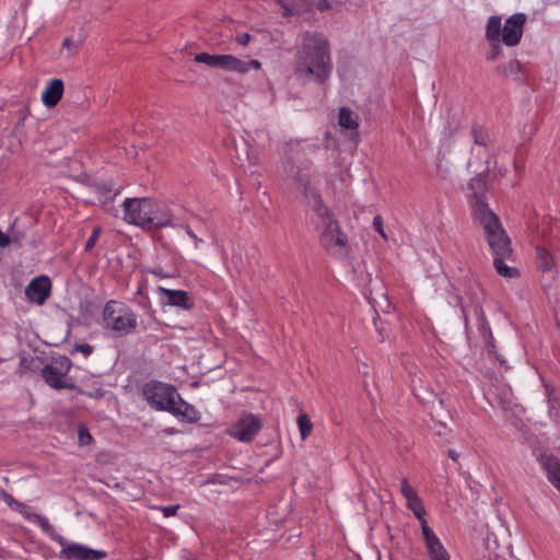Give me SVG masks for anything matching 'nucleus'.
Returning a JSON list of instances; mask_svg holds the SVG:
<instances>
[{"label": "nucleus", "instance_id": "41", "mask_svg": "<svg viewBox=\"0 0 560 560\" xmlns=\"http://www.w3.org/2000/svg\"><path fill=\"white\" fill-rule=\"evenodd\" d=\"M51 538L56 540L62 548L66 546H69L70 544L67 542V540L59 534H57L55 530L52 534H50Z\"/></svg>", "mask_w": 560, "mask_h": 560}, {"label": "nucleus", "instance_id": "13", "mask_svg": "<svg viewBox=\"0 0 560 560\" xmlns=\"http://www.w3.org/2000/svg\"><path fill=\"white\" fill-rule=\"evenodd\" d=\"M261 63L258 60H241L233 55H218V66L217 69L232 71L236 73H247L250 70H259Z\"/></svg>", "mask_w": 560, "mask_h": 560}, {"label": "nucleus", "instance_id": "25", "mask_svg": "<svg viewBox=\"0 0 560 560\" xmlns=\"http://www.w3.org/2000/svg\"><path fill=\"white\" fill-rule=\"evenodd\" d=\"M298 425L301 433V439L304 441L311 434L313 429V423L310 417L306 413H301L298 417Z\"/></svg>", "mask_w": 560, "mask_h": 560}, {"label": "nucleus", "instance_id": "9", "mask_svg": "<svg viewBox=\"0 0 560 560\" xmlns=\"http://www.w3.org/2000/svg\"><path fill=\"white\" fill-rule=\"evenodd\" d=\"M262 428L261 419L253 413L240 418L229 430V434L240 442H252Z\"/></svg>", "mask_w": 560, "mask_h": 560}, {"label": "nucleus", "instance_id": "8", "mask_svg": "<svg viewBox=\"0 0 560 560\" xmlns=\"http://www.w3.org/2000/svg\"><path fill=\"white\" fill-rule=\"evenodd\" d=\"M282 171L285 177L291 179L296 188L303 194L306 206L314 201L313 198L322 197L319 191L312 186L310 175L295 165L292 159L283 161Z\"/></svg>", "mask_w": 560, "mask_h": 560}, {"label": "nucleus", "instance_id": "44", "mask_svg": "<svg viewBox=\"0 0 560 560\" xmlns=\"http://www.w3.org/2000/svg\"><path fill=\"white\" fill-rule=\"evenodd\" d=\"M14 504L18 506L19 511L26 517L27 514H34L33 512L28 511V506L25 504H22L20 502L14 501Z\"/></svg>", "mask_w": 560, "mask_h": 560}, {"label": "nucleus", "instance_id": "10", "mask_svg": "<svg viewBox=\"0 0 560 560\" xmlns=\"http://www.w3.org/2000/svg\"><path fill=\"white\" fill-rule=\"evenodd\" d=\"M421 533L429 560H451L448 551L427 521L422 522Z\"/></svg>", "mask_w": 560, "mask_h": 560}, {"label": "nucleus", "instance_id": "14", "mask_svg": "<svg viewBox=\"0 0 560 560\" xmlns=\"http://www.w3.org/2000/svg\"><path fill=\"white\" fill-rule=\"evenodd\" d=\"M51 283L47 276L34 278L25 288L26 298L38 305L45 303L50 295Z\"/></svg>", "mask_w": 560, "mask_h": 560}, {"label": "nucleus", "instance_id": "5", "mask_svg": "<svg viewBox=\"0 0 560 560\" xmlns=\"http://www.w3.org/2000/svg\"><path fill=\"white\" fill-rule=\"evenodd\" d=\"M102 322L104 329L115 337L130 335L138 327L137 314L129 306L114 300L105 304Z\"/></svg>", "mask_w": 560, "mask_h": 560}, {"label": "nucleus", "instance_id": "38", "mask_svg": "<svg viewBox=\"0 0 560 560\" xmlns=\"http://www.w3.org/2000/svg\"><path fill=\"white\" fill-rule=\"evenodd\" d=\"M250 38H252L250 34L242 33V34H238L235 39H236L237 44H240L242 46H246L249 43Z\"/></svg>", "mask_w": 560, "mask_h": 560}, {"label": "nucleus", "instance_id": "21", "mask_svg": "<svg viewBox=\"0 0 560 560\" xmlns=\"http://www.w3.org/2000/svg\"><path fill=\"white\" fill-rule=\"evenodd\" d=\"M511 256H495L493 260V267L495 271L504 278H516L518 271L514 267H510L504 262V259H509Z\"/></svg>", "mask_w": 560, "mask_h": 560}, {"label": "nucleus", "instance_id": "46", "mask_svg": "<svg viewBox=\"0 0 560 560\" xmlns=\"http://www.w3.org/2000/svg\"><path fill=\"white\" fill-rule=\"evenodd\" d=\"M448 456H450L454 462H456V460L458 459V457H459V454H458L456 451H454V450H450V451H448Z\"/></svg>", "mask_w": 560, "mask_h": 560}, {"label": "nucleus", "instance_id": "17", "mask_svg": "<svg viewBox=\"0 0 560 560\" xmlns=\"http://www.w3.org/2000/svg\"><path fill=\"white\" fill-rule=\"evenodd\" d=\"M160 293L165 298V303L171 306L189 310L192 306L188 293L183 290H171L163 287L159 288Z\"/></svg>", "mask_w": 560, "mask_h": 560}, {"label": "nucleus", "instance_id": "12", "mask_svg": "<svg viewBox=\"0 0 560 560\" xmlns=\"http://www.w3.org/2000/svg\"><path fill=\"white\" fill-rule=\"evenodd\" d=\"M107 556L103 550L89 548L80 544H70L61 548L58 557L62 560H102Z\"/></svg>", "mask_w": 560, "mask_h": 560}, {"label": "nucleus", "instance_id": "36", "mask_svg": "<svg viewBox=\"0 0 560 560\" xmlns=\"http://www.w3.org/2000/svg\"><path fill=\"white\" fill-rule=\"evenodd\" d=\"M373 228L384 240L387 238V235H386V233H385V231L383 229V221H382V218L380 215H376L373 219Z\"/></svg>", "mask_w": 560, "mask_h": 560}, {"label": "nucleus", "instance_id": "27", "mask_svg": "<svg viewBox=\"0 0 560 560\" xmlns=\"http://www.w3.org/2000/svg\"><path fill=\"white\" fill-rule=\"evenodd\" d=\"M504 77H516L521 71V63L517 59H511L506 65L499 68Z\"/></svg>", "mask_w": 560, "mask_h": 560}, {"label": "nucleus", "instance_id": "45", "mask_svg": "<svg viewBox=\"0 0 560 560\" xmlns=\"http://www.w3.org/2000/svg\"><path fill=\"white\" fill-rule=\"evenodd\" d=\"M73 46H74V44H73V42L70 38H65V40L62 43V48L70 49Z\"/></svg>", "mask_w": 560, "mask_h": 560}, {"label": "nucleus", "instance_id": "33", "mask_svg": "<svg viewBox=\"0 0 560 560\" xmlns=\"http://www.w3.org/2000/svg\"><path fill=\"white\" fill-rule=\"evenodd\" d=\"M101 232H102V230L100 226H95L93 229L92 234L90 235L89 240L85 243V246H84L85 252H90L95 246V244L101 235Z\"/></svg>", "mask_w": 560, "mask_h": 560}, {"label": "nucleus", "instance_id": "28", "mask_svg": "<svg viewBox=\"0 0 560 560\" xmlns=\"http://www.w3.org/2000/svg\"><path fill=\"white\" fill-rule=\"evenodd\" d=\"M26 518L31 522L38 524L42 527V529L49 535L52 534V532L55 530L54 527L49 524L48 520L40 514H27Z\"/></svg>", "mask_w": 560, "mask_h": 560}, {"label": "nucleus", "instance_id": "50", "mask_svg": "<svg viewBox=\"0 0 560 560\" xmlns=\"http://www.w3.org/2000/svg\"><path fill=\"white\" fill-rule=\"evenodd\" d=\"M455 130H456V128H454V129H450V130L447 131V133H446V135H447V137H448V138H450V137H452V136H453V133L455 132Z\"/></svg>", "mask_w": 560, "mask_h": 560}, {"label": "nucleus", "instance_id": "16", "mask_svg": "<svg viewBox=\"0 0 560 560\" xmlns=\"http://www.w3.org/2000/svg\"><path fill=\"white\" fill-rule=\"evenodd\" d=\"M166 411L175 417H182L189 422H196L200 418L198 410L194 406L184 401L179 395L178 398L174 399V402Z\"/></svg>", "mask_w": 560, "mask_h": 560}, {"label": "nucleus", "instance_id": "1", "mask_svg": "<svg viewBox=\"0 0 560 560\" xmlns=\"http://www.w3.org/2000/svg\"><path fill=\"white\" fill-rule=\"evenodd\" d=\"M332 69L330 47L320 33L306 32L295 54L294 75L300 80L324 83Z\"/></svg>", "mask_w": 560, "mask_h": 560}, {"label": "nucleus", "instance_id": "48", "mask_svg": "<svg viewBox=\"0 0 560 560\" xmlns=\"http://www.w3.org/2000/svg\"><path fill=\"white\" fill-rule=\"evenodd\" d=\"M151 272L158 277H165V275L163 273L162 269L161 268H158V269H153L151 270Z\"/></svg>", "mask_w": 560, "mask_h": 560}, {"label": "nucleus", "instance_id": "39", "mask_svg": "<svg viewBox=\"0 0 560 560\" xmlns=\"http://www.w3.org/2000/svg\"><path fill=\"white\" fill-rule=\"evenodd\" d=\"M293 4H296L295 7V11H299L300 12V15L305 12V11H308L310 10V4L307 2H305L304 0H301V1H298V2H293Z\"/></svg>", "mask_w": 560, "mask_h": 560}, {"label": "nucleus", "instance_id": "7", "mask_svg": "<svg viewBox=\"0 0 560 560\" xmlns=\"http://www.w3.org/2000/svg\"><path fill=\"white\" fill-rule=\"evenodd\" d=\"M142 394L152 408L163 411L170 409L174 399L178 398V393L173 385L158 381L147 383Z\"/></svg>", "mask_w": 560, "mask_h": 560}, {"label": "nucleus", "instance_id": "3", "mask_svg": "<svg viewBox=\"0 0 560 560\" xmlns=\"http://www.w3.org/2000/svg\"><path fill=\"white\" fill-rule=\"evenodd\" d=\"M122 209L124 220L129 224L149 230L173 225L171 213L160 209L159 205L150 198H126Z\"/></svg>", "mask_w": 560, "mask_h": 560}, {"label": "nucleus", "instance_id": "26", "mask_svg": "<svg viewBox=\"0 0 560 560\" xmlns=\"http://www.w3.org/2000/svg\"><path fill=\"white\" fill-rule=\"evenodd\" d=\"M407 506L413 512L415 516L420 521V525L422 526V522L427 521L424 518L425 509L419 495L413 498L412 501H408Z\"/></svg>", "mask_w": 560, "mask_h": 560}, {"label": "nucleus", "instance_id": "6", "mask_svg": "<svg viewBox=\"0 0 560 560\" xmlns=\"http://www.w3.org/2000/svg\"><path fill=\"white\" fill-rule=\"evenodd\" d=\"M71 368V360L66 355H59L52 358L51 362L42 369L40 375L50 388L73 390L77 385L74 378L69 375Z\"/></svg>", "mask_w": 560, "mask_h": 560}, {"label": "nucleus", "instance_id": "51", "mask_svg": "<svg viewBox=\"0 0 560 560\" xmlns=\"http://www.w3.org/2000/svg\"><path fill=\"white\" fill-rule=\"evenodd\" d=\"M77 52V46H74V49L69 54V56L74 55Z\"/></svg>", "mask_w": 560, "mask_h": 560}, {"label": "nucleus", "instance_id": "15", "mask_svg": "<svg viewBox=\"0 0 560 560\" xmlns=\"http://www.w3.org/2000/svg\"><path fill=\"white\" fill-rule=\"evenodd\" d=\"M468 188L472 192L474 202H472V215L477 218V208L480 205H485L486 208H489L488 202L486 200V179L483 176L478 175L470 179L468 184Z\"/></svg>", "mask_w": 560, "mask_h": 560}, {"label": "nucleus", "instance_id": "22", "mask_svg": "<svg viewBox=\"0 0 560 560\" xmlns=\"http://www.w3.org/2000/svg\"><path fill=\"white\" fill-rule=\"evenodd\" d=\"M339 125L350 130H355L359 127L358 118L349 107L339 109Z\"/></svg>", "mask_w": 560, "mask_h": 560}, {"label": "nucleus", "instance_id": "11", "mask_svg": "<svg viewBox=\"0 0 560 560\" xmlns=\"http://www.w3.org/2000/svg\"><path fill=\"white\" fill-rule=\"evenodd\" d=\"M526 19L524 13H514L505 20L501 38L504 45L511 47L516 46L521 42Z\"/></svg>", "mask_w": 560, "mask_h": 560}, {"label": "nucleus", "instance_id": "34", "mask_svg": "<svg viewBox=\"0 0 560 560\" xmlns=\"http://www.w3.org/2000/svg\"><path fill=\"white\" fill-rule=\"evenodd\" d=\"M490 51L488 52V60L497 59L501 54L500 40L490 42Z\"/></svg>", "mask_w": 560, "mask_h": 560}, {"label": "nucleus", "instance_id": "23", "mask_svg": "<svg viewBox=\"0 0 560 560\" xmlns=\"http://www.w3.org/2000/svg\"><path fill=\"white\" fill-rule=\"evenodd\" d=\"M96 191L100 195V199L104 207H107L109 201H113L116 196L119 195V190L113 189L112 185L103 184L96 187Z\"/></svg>", "mask_w": 560, "mask_h": 560}, {"label": "nucleus", "instance_id": "43", "mask_svg": "<svg viewBox=\"0 0 560 560\" xmlns=\"http://www.w3.org/2000/svg\"><path fill=\"white\" fill-rule=\"evenodd\" d=\"M11 243V237L0 230V247L4 248Z\"/></svg>", "mask_w": 560, "mask_h": 560}, {"label": "nucleus", "instance_id": "37", "mask_svg": "<svg viewBox=\"0 0 560 560\" xmlns=\"http://www.w3.org/2000/svg\"><path fill=\"white\" fill-rule=\"evenodd\" d=\"M159 509L162 511V513L165 517H171L177 513L179 505H167V506H161Z\"/></svg>", "mask_w": 560, "mask_h": 560}, {"label": "nucleus", "instance_id": "24", "mask_svg": "<svg viewBox=\"0 0 560 560\" xmlns=\"http://www.w3.org/2000/svg\"><path fill=\"white\" fill-rule=\"evenodd\" d=\"M471 136L474 138L475 144L480 147H488L490 142V137L488 132L483 129V127L480 126L479 124L476 122L472 125Z\"/></svg>", "mask_w": 560, "mask_h": 560}, {"label": "nucleus", "instance_id": "30", "mask_svg": "<svg viewBox=\"0 0 560 560\" xmlns=\"http://www.w3.org/2000/svg\"><path fill=\"white\" fill-rule=\"evenodd\" d=\"M400 492L407 502L412 501L413 498L418 497L417 491L409 485V481L406 477L401 479Z\"/></svg>", "mask_w": 560, "mask_h": 560}, {"label": "nucleus", "instance_id": "20", "mask_svg": "<svg viewBox=\"0 0 560 560\" xmlns=\"http://www.w3.org/2000/svg\"><path fill=\"white\" fill-rule=\"evenodd\" d=\"M536 262L539 270L546 272L550 271L555 265L553 257L542 246L536 247Z\"/></svg>", "mask_w": 560, "mask_h": 560}, {"label": "nucleus", "instance_id": "18", "mask_svg": "<svg viewBox=\"0 0 560 560\" xmlns=\"http://www.w3.org/2000/svg\"><path fill=\"white\" fill-rule=\"evenodd\" d=\"M63 82L61 79H54L42 93V102L46 107L56 106L63 94Z\"/></svg>", "mask_w": 560, "mask_h": 560}, {"label": "nucleus", "instance_id": "47", "mask_svg": "<svg viewBox=\"0 0 560 560\" xmlns=\"http://www.w3.org/2000/svg\"><path fill=\"white\" fill-rule=\"evenodd\" d=\"M11 237V243H18L20 244L21 243V235H18V234H13Z\"/></svg>", "mask_w": 560, "mask_h": 560}, {"label": "nucleus", "instance_id": "4", "mask_svg": "<svg viewBox=\"0 0 560 560\" xmlns=\"http://www.w3.org/2000/svg\"><path fill=\"white\" fill-rule=\"evenodd\" d=\"M482 226L491 254L495 256H512L511 240L503 229L499 217L485 205L477 208V218Z\"/></svg>", "mask_w": 560, "mask_h": 560}, {"label": "nucleus", "instance_id": "40", "mask_svg": "<svg viewBox=\"0 0 560 560\" xmlns=\"http://www.w3.org/2000/svg\"><path fill=\"white\" fill-rule=\"evenodd\" d=\"M186 233L189 235V237H191L195 242V248H198L199 247V244L202 242L201 238H199L195 233L194 231L190 229V226H186Z\"/></svg>", "mask_w": 560, "mask_h": 560}, {"label": "nucleus", "instance_id": "32", "mask_svg": "<svg viewBox=\"0 0 560 560\" xmlns=\"http://www.w3.org/2000/svg\"><path fill=\"white\" fill-rule=\"evenodd\" d=\"M277 2L283 10V12H282L283 16L288 18V16H292V15H300V12L295 11L296 4H293V2L288 3L284 0H277Z\"/></svg>", "mask_w": 560, "mask_h": 560}, {"label": "nucleus", "instance_id": "2", "mask_svg": "<svg viewBox=\"0 0 560 560\" xmlns=\"http://www.w3.org/2000/svg\"><path fill=\"white\" fill-rule=\"evenodd\" d=\"M307 205L310 221L318 232L319 243L323 248L332 256L343 258L349 253V244L346 234L341 231L334 213L326 206L322 197L313 198Z\"/></svg>", "mask_w": 560, "mask_h": 560}, {"label": "nucleus", "instance_id": "31", "mask_svg": "<svg viewBox=\"0 0 560 560\" xmlns=\"http://www.w3.org/2000/svg\"><path fill=\"white\" fill-rule=\"evenodd\" d=\"M78 440L81 446L89 445L93 438L89 432V429L84 424H80L78 429Z\"/></svg>", "mask_w": 560, "mask_h": 560}, {"label": "nucleus", "instance_id": "42", "mask_svg": "<svg viewBox=\"0 0 560 560\" xmlns=\"http://www.w3.org/2000/svg\"><path fill=\"white\" fill-rule=\"evenodd\" d=\"M51 538L56 540L62 548L66 546H69L70 544L67 542V540L59 534H57L55 530L52 534H50Z\"/></svg>", "mask_w": 560, "mask_h": 560}, {"label": "nucleus", "instance_id": "35", "mask_svg": "<svg viewBox=\"0 0 560 560\" xmlns=\"http://www.w3.org/2000/svg\"><path fill=\"white\" fill-rule=\"evenodd\" d=\"M93 351V347L89 343H78L74 346V348L71 351V354L75 352H81L84 354V357H89Z\"/></svg>", "mask_w": 560, "mask_h": 560}, {"label": "nucleus", "instance_id": "49", "mask_svg": "<svg viewBox=\"0 0 560 560\" xmlns=\"http://www.w3.org/2000/svg\"><path fill=\"white\" fill-rule=\"evenodd\" d=\"M327 8H328V4H327L326 2H319V4H318V9H319V10H322V11H323V10H325V9H327Z\"/></svg>", "mask_w": 560, "mask_h": 560}, {"label": "nucleus", "instance_id": "19", "mask_svg": "<svg viewBox=\"0 0 560 560\" xmlns=\"http://www.w3.org/2000/svg\"><path fill=\"white\" fill-rule=\"evenodd\" d=\"M502 19L499 15H492L488 19L486 25V38L489 42L500 40L502 38Z\"/></svg>", "mask_w": 560, "mask_h": 560}, {"label": "nucleus", "instance_id": "29", "mask_svg": "<svg viewBox=\"0 0 560 560\" xmlns=\"http://www.w3.org/2000/svg\"><path fill=\"white\" fill-rule=\"evenodd\" d=\"M194 60L198 63H205L211 68H217V66H218V55L200 52V54L195 55Z\"/></svg>", "mask_w": 560, "mask_h": 560}]
</instances>
